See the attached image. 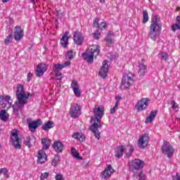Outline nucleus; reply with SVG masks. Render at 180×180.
<instances>
[{
    "mask_svg": "<svg viewBox=\"0 0 180 180\" xmlns=\"http://www.w3.org/2000/svg\"><path fill=\"white\" fill-rule=\"evenodd\" d=\"M144 165V161L140 159H134L129 162V168L130 171H132V172H134V171H139V169H141Z\"/></svg>",
    "mask_w": 180,
    "mask_h": 180,
    "instance_id": "obj_6",
    "label": "nucleus"
},
{
    "mask_svg": "<svg viewBox=\"0 0 180 180\" xmlns=\"http://www.w3.org/2000/svg\"><path fill=\"white\" fill-rule=\"evenodd\" d=\"M60 162V156L58 155H55L53 160H52V165L53 167H56L57 164Z\"/></svg>",
    "mask_w": 180,
    "mask_h": 180,
    "instance_id": "obj_37",
    "label": "nucleus"
},
{
    "mask_svg": "<svg viewBox=\"0 0 180 180\" xmlns=\"http://www.w3.org/2000/svg\"><path fill=\"white\" fill-rule=\"evenodd\" d=\"M113 172H115V169H113L112 165H108L103 172L101 174V178L103 179H109Z\"/></svg>",
    "mask_w": 180,
    "mask_h": 180,
    "instance_id": "obj_17",
    "label": "nucleus"
},
{
    "mask_svg": "<svg viewBox=\"0 0 180 180\" xmlns=\"http://www.w3.org/2000/svg\"><path fill=\"white\" fill-rule=\"evenodd\" d=\"M12 107V102L11 101V96H0V108L5 110H8Z\"/></svg>",
    "mask_w": 180,
    "mask_h": 180,
    "instance_id": "obj_9",
    "label": "nucleus"
},
{
    "mask_svg": "<svg viewBox=\"0 0 180 180\" xmlns=\"http://www.w3.org/2000/svg\"><path fill=\"white\" fill-rule=\"evenodd\" d=\"M131 82H133V75H125L122 79L121 89L126 90L129 89L131 86Z\"/></svg>",
    "mask_w": 180,
    "mask_h": 180,
    "instance_id": "obj_8",
    "label": "nucleus"
},
{
    "mask_svg": "<svg viewBox=\"0 0 180 180\" xmlns=\"http://www.w3.org/2000/svg\"><path fill=\"white\" fill-rule=\"evenodd\" d=\"M12 34H9L4 40V43L5 44H9V43H11V41H12Z\"/></svg>",
    "mask_w": 180,
    "mask_h": 180,
    "instance_id": "obj_42",
    "label": "nucleus"
},
{
    "mask_svg": "<svg viewBox=\"0 0 180 180\" xmlns=\"http://www.w3.org/2000/svg\"><path fill=\"white\" fill-rule=\"evenodd\" d=\"M119 106V102L117 101L114 105V107L111 109V114L113 115L116 110H117V107Z\"/></svg>",
    "mask_w": 180,
    "mask_h": 180,
    "instance_id": "obj_44",
    "label": "nucleus"
},
{
    "mask_svg": "<svg viewBox=\"0 0 180 180\" xmlns=\"http://www.w3.org/2000/svg\"><path fill=\"white\" fill-rule=\"evenodd\" d=\"M139 76L143 77V75H146V72H147V65H146L144 63H140L139 65Z\"/></svg>",
    "mask_w": 180,
    "mask_h": 180,
    "instance_id": "obj_25",
    "label": "nucleus"
},
{
    "mask_svg": "<svg viewBox=\"0 0 180 180\" xmlns=\"http://www.w3.org/2000/svg\"><path fill=\"white\" fill-rule=\"evenodd\" d=\"M53 127H54V123H53L51 121H48L46 122L43 126H42V129L45 131H48V130H50V129H53Z\"/></svg>",
    "mask_w": 180,
    "mask_h": 180,
    "instance_id": "obj_33",
    "label": "nucleus"
},
{
    "mask_svg": "<svg viewBox=\"0 0 180 180\" xmlns=\"http://www.w3.org/2000/svg\"><path fill=\"white\" fill-rule=\"evenodd\" d=\"M36 143V140L32 139L30 138V136H27L25 140H24V143L27 147L30 148V147H32L33 145Z\"/></svg>",
    "mask_w": 180,
    "mask_h": 180,
    "instance_id": "obj_30",
    "label": "nucleus"
},
{
    "mask_svg": "<svg viewBox=\"0 0 180 180\" xmlns=\"http://www.w3.org/2000/svg\"><path fill=\"white\" fill-rule=\"evenodd\" d=\"M98 129H102L101 122H99V124L92 123L91 126L90 127V130L93 131L96 139L99 140V139H101V132H99V130Z\"/></svg>",
    "mask_w": 180,
    "mask_h": 180,
    "instance_id": "obj_12",
    "label": "nucleus"
},
{
    "mask_svg": "<svg viewBox=\"0 0 180 180\" xmlns=\"http://www.w3.org/2000/svg\"><path fill=\"white\" fill-rule=\"evenodd\" d=\"M148 141H150L148 134H144L140 135L138 139V147L142 149L146 148L148 146Z\"/></svg>",
    "mask_w": 180,
    "mask_h": 180,
    "instance_id": "obj_10",
    "label": "nucleus"
},
{
    "mask_svg": "<svg viewBox=\"0 0 180 180\" xmlns=\"http://www.w3.org/2000/svg\"><path fill=\"white\" fill-rule=\"evenodd\" d=\"M157 113L158 111L157 110L151 111L149 116L146 120V123H151L154 119H155V116H157Z\"/></svg>",
    "mask_w": 180,
    "mask_h": 180,
    "instance_id": "obj_26",
    "label": "nucleus"
},
{
    "mask_svg": "<svg viewBox=\"0 0 180 180\" xmlns=\"http://www.w3.org/2000/svg\"><path fill=\"white\" fill-rule=\"evenodd\" d=\"M69 32H65L64 35L60 39V44L63 47H67L68 46V39H70V37H68Z\"/></svg>",
    "mask_w": 180,
    "mask_h": 180,
    "instance_id": "obj_24",
    "label": "nucleus"
},
{
    "mask_svg": "<svg viewBox=\"0 0 180 180\" xmlns=\"http://www.w3.org/2000/svg\"><path fill=\"white\" fill-rule=\"evenodd\" d=\"M162 151L168 158H171V157L174 155V148L171 146V144H169V142H164L162 146Z\"/></svg>",
    "mask_w": 180,
    "mask_h": 180,
    "instance_id": "obj_11",
    "label": "nucleus"
},
{
    "mask_svg": "<svg viewBox=\"0 0 180 180\" xmlns=\"http://www.w3.org/2000/svg\"><path fill=\"white\" fill-rule=\"evenodd\" d=\"M73 40L75 44L81 46L84 43V35L79 31H76L73 35Z\"/></svg>",
    "mask_w": 180,
    "mask_h": 180,
    "instance_id": "obj_19",
    "label": "nucleus"
},
{
    "mask_svg": "<svg viewBox=\"0 0 180 180\" xmlns=\"http://www.w3.org/2000/svg\"><path fill=\"white\" fill-rule=\"evenodd\" d=\"M53 147L56 153H62L64 150V144L60 141H55L53 144Z\"/></svg>",
    "mask_w": 180,
    "mask_h": 180,
    "instance_id": "obj_22",
    "label": "nucleus"
},
{
    "mask_svg": "<svg viewBox=\"0 0 180 180\" xmlns=\"http://www.w3.org/2000/svg\"><path fill=\"white\" fill-rule=\"evenodd\" d=\"M55 179L56 180H64V177H63V175L58 174H56V176H55Z\"/></svg>",
    "mask_w": 180,
    "mask_h": 180,
    "instance_id": "obj_51",
    "label": "nucleus"
},
{
    "mask_svg": "<svg viewBox=\"0 0 180 180\" xmlns=\"http://www.w3.org/2000/svg\"><path fill=\"white\" fill-rule=\"evenodd\" d=\"M161 56H162V60H164V61H167V60H168V54L167 53H166L165 52H162Z\"/></svg>",
    "mask_w": 180,
    "mask_h": 180,
    "instance_id": "obj_47",
    "label": "nucleus"
},
{
    "mask_svg": "<svg viewBox=\"0 0 180 180\" xmlns=\"http://www.w3.org/2000/svg\"><path fill=\"white\" fill-rule=\"evenodd\" d=\"M69 114L70 115V117H72V119L79 117V116H81V105L78 103L71 104Z\"/></svg>",
    "mask_w": 180,
    "mask_h": 180,
    "instance_id": "obj_7",
    "label": "nucleus"
},
{
    "mask_svg": "<svg viewBox=\"0 0 180 180\" xmlns=\"http://www.w3.org/2000/svg\"><path fill=\"white\" fill-rule=\"evenodd\" d=\"M148 105V98H142L135 105V109L138 110V112H141V110H144L146 108H147Z\"/></svg>",
    "mask_w": 180,
    "mask_h": 180,
    "instance_id": "obj_14",
    "label": "nucleus"
},
{
    "mask_svg": "<svg viewBox=\"0 0 180 180\" xmlns=\"http://www.w3.org/2000/svg\"><path fill=\"white\" fill-rule=\"evenodd\" d=\"M123 151H124V148L123 146H120L115 150V157H116V158H122V157H123Z\"/></svg>",
    "mask_w": 180,
    "mask_h": 180,
    "instance_id": "obj_27",
    "label": "nucleus"
},
{
    "mask_svg": "<svg viewBox=\"0 0 180 180\" xmlns=\"http://www.w3.org/2000/svg\"><path fill=\"white\" fill-rule=\"evenodd\" d=\"M172 30L173 32H176V30H180V28H179V24H174V25H172Z\"/></svg>",
    "mask_w": 180,
    "mask_h": 180,
    "instance_id": "obj_43",
    "label": "nucleus"
},
{
    "mask_svg": "<svg viewBox=\"0 0 180 180\" xmlns=\"http://www.w3.org/2000/svg\"><path fill=\"white\" fill-rule=\"evenodd\" d=\"M36 1H37V0H31V1H32L33 4H35V3H36Z\"/></svg>",
    "mask_w": 180,
    "mask_h": 180,
    "instance_id": "obj_57",
    "label": "nucleus"
},
{
    "mask_svg": "<svg viewBox=\"0 0 180 180\" xmlns=\"http://www.w3.org/2000/svg\"><path fill=\"white\" fill-rule=\"evenodd\" d=\"M29 96H32L30 93L27 94H25V89L23 85L18 84L17 85V91H16V98L17 101L13 105V112L18 116L19 115V111L20 109L27 103V99Z\"/></svg>",
    "mask_w": 180,
    "mask_h": 180,
    "instance_id": "obj_1",
    "label": "nucleus"
},
{
    "mask_svg": "<svg viewBox=\"0 0 180 180\" xmlns=\"http://www.w3.org/2000/svg\"><path fill=\"white\" fill-rule=\"evenodd\" d=\"M32 77H33V75L32 73H28L27 81H30V79H32Z\"/></svg>",
    "mask_w": 180,
    "mask_h": 180,
    "instance_id": "obj_55",
    "label": "nucleus"
},
{
    "mask_svg": "<svg viewBox=\"0 0 180 180\" xmlns=\"http://www.w3.org/2000/svg\"><path fill=\"white\" fill-rule=\"evenodd\" d=\"M71 86L72 88V91L77 98H79L81 96V89H79V86L78 85V82L75 81H72L71 84Z\"/></svg>",
    "mask_w": 180,
    "mask_h": 180,
    "instance_id": "obj_21",
    "label": "nucleus"
},
{
    "mask_svg": "<svg viewBox=\"0 0 180 180\" xmlns=\"http://www.w3.org/2000/svg\"><path fill=\"white\" fill-rule=\"evenodd\" d=\"M162 27V23H161V19L158 16H155L151 18V24L150 25V30L153 32H158L160 33Z\"/></svg>",
    "mask_w": 180,
    "mask_h": 180,
    "instance_id": "obj_5",
    "label": "nucleus"
},
{
    "mask_svg": "<svg viewBox=\"0 0 180 180\" xmlns=\"http://www.w3.org/2000/svg\"><path fill=\"white\" fill-rule=\"evenodd\" d=\"M70 65H71V62H70V60H67L64 64H62L63 68H65V67H68Z\"/></svg>",
    "mask_w": 180,
    "mask_h": 180,
    "instance_id": "obj_52",
    "label": "nucleus"
},
{
    "mask_svg": "<svg viewBox=\"0 0 180 180\" xmlns=\"http://www.w3.org/2000/svg\"><path fill=\"white\" fill-rule=\"evenodd\" d=\"M51 143V141L47 139H41V144L43 145L44 150H48L50 148V144Z\"/></svg>",
    "mask_w": 180,
    "mask_h": 180,
    "instance_id": "obj_32",
    "label": "nucleus"
},
{
    "mask_svg": "<svg viewBox=\"0 0 180 180\" xmlns=\"http://www.w3.org/2000/svg\"><path fill=\"white\" fill-rule=\"evenodd\" d=\"M75 56V53H74V51L72 50L68 51L67 53V57L69 60H72Z\"/></svg>",
    "mask_w": 180,
    "mask_h": 180,
    "instance_id": "obj_40",
    "label": "nucleus"
},
{
    "mask_svg": "<svg viewBox=\"0 0 180 180\" xmlns=\"http://www.w3.org/2000/svg\"><path fill=\"white\" fill-rule=\"evenodd\" d=\"M93 37L96 39H99V37H101V33H99L98 30L94 32V33L93 34Z\"/></svg>",
    "mask_w": 180,
    "mask_h": 180,
    "instance_id": "obj_45",
    "label": "nucleus"
},
{
    "mask_svg": "<svg viewBox=\"0 0 180 180\" xmlns=\"http://www.w3.org/2000/svg\"><path fill=\"white\" fill-rule=\"evenodd\" d=\"M108 71H109V64L108 63L107 60H104L99 71L98 75H100L101 78H106L108 75Z\"/></svg>",
    "mask_w": 180,
    "mask_h": 180,
    "instance_id": "obj_16",
    "label": "nucleus"
},
{
    "mask_svg": "<svg viewBox=\"0 0 180 180\" xmlns=\"http://www.w3.org/2000/svg\"><path fill=\"white\" fill-rule=\"evenodd\" d=\"M94 117H91V123H101V119L104 115L103 108H99V106L96 105L93 110Z\"/></svg>",
    "mask_w": 180,
    "mask_h": 180,
    "instance_id": "obj_4",
    "label": "nucleus"
},
{
    "mask_svg": "<svg viewBox=\"0 0 180 180\" xmlns=\"http://www.w3.org/2000/svg\"><path fill=\"white\" fill-rule=\"evenodd\" d=\"M62 75H63V73H61V72L56 71V79H58V81H61L63 78L61 77Z\"/></svg>",
    "mask_w": 180,
    "mask_h": 180,
    "instance_id": "obj_46",
    "label": "nucleus"
},
{
    "mask_svg": "<svg viewBox=\"0 0 180 180\" xmlns=\"http://www.w3.org/2000/svg\"><path fill=\"white\" fill-rule=\"evenodd\" d=\"M93 26L94 27H98V29H105L108 26V24L105 22H102L99 24V18H95Z\"/></svg>",
    "mask_w": 180,
    "mask_h": 180,
    "instance_id": "obj_23",
    "label": "nucleus"
},
{
    "mask_svg": "<svg viewBox=\"0 0 180 180\" xmlns=\"http://www.w3.org/2000/svg\"><path fill=\"white\" fill-rule=\"evenodd\" d=\"M72 137L76 140H78L79 141H84L85 140V136L79 132L74 133L72 135Z\"/></svg>",
    "mask_w": 180,
    "mask_h": 180,
    "instance_id": "obj_31",
    "label": "nucleus"
},
{
    "mask_svg": "<svg viewBox=\"0 0 180 180\" xmlns=\"http://www.w3.org/2000/svg\"><path fill=\"white\" fill-rule=\"evenodd\" d=\"M27 122L30 131H35L36 129L41 124V120H40L32 121L31 119H27Z\"/></svg>",
    "mask_w": 180,
    "mask_h": 180,
    "instance_id": "obj_15",
    "label": "nucleus"
},
{
    "mask_svg": "<svg viewBox=\"0 0 180 180\" xmlns=\"http://www.w3.org/2000/svg\"><path fill=\"white\" fill-rule=\"evenodd\" d=\"M139 180H146V174L143 173V172H141V174H139Z\"/></svg>",
    "mask_w": 180,
    "mask_h": 180,
    "instance_id": "obj_50",
    "label": "nucleus"
},
{
    "mask_svg": "<svg viewBox=\"0 0 180 180\" xmlns=\"http://www.w3.org/2000/svg\"><path fill=\"white\" fill-rule=\"evenodd\" d=\"M1 1L3 2V4H5L6 2H9V0H1Z\"/></svg>",
    "mask_w": 180,
    "mask_h": 180,
    "instance_id": "obj_56",
    "label": "nucleus"
},
{
    "mask_svg": "<svg viewBox=\"0 0 180 180\" xmlns=\"http://www.w3.org/2000/svg\"><path fill=\"white\" fill-rule=\"evenodd\" d=\"M23 36H24V34H23V30H22V27H20V26L15 27L14 28L15 40H16V41H20Z\"/></svg>",
    "mask_w": 180,
    "mask_h": 180,
    "instance_id": "obj_18",
    "label": "nucleus"
},
{
    "mask_svg": "<svg viewBox=\"0 0 180 180\" xmlns=\"http://www.w3.org/2000/svg\"><path fill=\"white\" fill-rule=\"evenodd\" d=\"M158 33L157 31H152L151 30H149L148 33V37L151 39V40H153V41H155L157 40V37H158Z\"/></svg>",
    "mask_w": 180,
    "mask_h": 180,
    "instance_id": "obj_34",
    "label": "nucleus"
},
{
    "mask_svg": "<svg viewBox=\"0 0 180 180\" xmlns=\"http://www.w3.org/2000/svg\"><path fill=\"white\" fill-rule=\"evenodd\" d=\"M8 110H1L0 112V119L3 122H8L9 114L6 112Z\"/></svg>",
    "mask_w": 180,
    "mask_h": 180,
    "instance_id": "obj_29",
    "label": "nucleus"
},
{
    "mask_svg": "<svg viewBox=\"0 0 180 180\" xmlns=\"http://www.w3.org/2000/svg\"><path fill=\"white\" fill-rule=\"evenodd\" d=\"M101 48L98 45L91 46L84 53H82V57L85 60L88 64L94 63V57L96 58L99 56Z\"/></svg>",
    "mask_w": 180,
    "mask_h": 180,
    "instance_id": "obj_2",
    "label": "nucleus"
},
{
    "mask_svg": "<svg viewBox=\"0 0 180 180\" xmlns=\"http://www.w3.org/2000/svg\"><path fill=\"white\" fill-rule=\"evenodd\" d=\"M148 22V13L147 12V11H143L142 22L147 23Z\"/></svg>",
    "mask_w": 180,
    "mask_h": 180,
    "instance_id": "obj_36",
    "label": "nucleus"
},
{
    "mask_svg": "<svg viewBox=\"0 0 180 180\" xmlns=\"http://www.w3.org/2000/svg\"><path fill=\"white\" fill-rule=\"evenodd\" d=\"M47 68H48L47 64L44 63L38 64L37 66L35 75L37 77H43V75H44V72L47 71Z\"/></svg>",
    "mask_w": 180,
    "mask_h": 180,
    "instance_id": "obj_13",
    "label": "nucleus"
},
{
    "mask_svg": "<svg viewBox=\"0 0 180 180\" xmlns=\"http://www.w3.org/2000/svg\"><path fill=\"white\" fill-rule=\"evenodd\" d=\"M100 2L103 3L105 2V0H100Z\"/></svg>",
    "mask_w": 180,
    "mask_h": 180,
    "instance_id": "obj_58",
    "label": "nucleus"
},
{
    "mask_svg": "<svg viewBox=\"0 0 180 180\" xmlns=\"http://www.w3.org/2000/svg\"><path fill=\"white\" fill-rule=\"evenodd\" d=\"M176 24L179 25V28L180 29V16L178 15L176 18Z\"/></svg>",
    "mask_w": 180,
    "mask_h": 180,
    "instance_id": "obj_54",
    "label": "nucleus"
},
{
    "mask_svg": "<svg viewBox=\"0 0 180 180\" xmlns=\"http://www.w3.org/2000/svg\"><path fill=\"white\" fill-rule=\"evenodd\" d=\"M125 150H129V153H127V157H131V153L134 151V148L133 146H128L126 147Z\"/></svg>",
    "mask_w": 180,
    "mask_h": 180,
    "instance_id": "obj_39",
    "label": "nucleus"
},
{
    "mask_svg": "<svg viewBox=\"0 0 180 180\" xmlns=\"http://www.w3.org/2000/svg\"><path fill=\"white\" fill-rule=\"evenodd\" d=\"M171 103H172V109H176V108H178V104L176 103V102H175V101H172L171 102Z\"/></svg>",
    "mask_w": 180,
    "mask_h": 180,
    "instance_id": "obj_53",
    "label": "nucleus"
},
{
    "mask_svg": "<svg viewBox=\"0 0 180 180\" xmlns=\"http://www.w3.org/2000/svg\"><path fill=\"white\" fill-rule=\"evenodd\" d=\"M172 180H180V174L176 173V175L172 176Z\"/></svg>",
    "mask_w": 180,
    "mask_h": 180,
    "instance_id": "obj_49",
    "label": "nucleus"
},
{
    "mask_svg": "<svg viewBox=\"0 0 180 180\" xmlns=\"http://www.w3.org/2000/svg\"><path fill=\"white\" fill-rule=\"evenodd\" d=\"M63 68H64L63 67V65L59 64V63H58V64H54V65H53V71H55V72L60 71V70H63Z\"/></svg>",
    "mask_w": 180,
    "mask_h": 180,
    "instance_id": "obj_38",
    "label": "nucleus"
},
{
    "mask_svg": "<svg viewBox=\"0 0 180 180\" xmlns=\"http://www.w3.org/2000/svg\"><path fill=\"white\" fill-rule=\"evenodd\" d=\"M4 174V176L6 178H8V170L6 168H1L0 169V174Z\"/></svg>",
    "mask_w": 180,
    "mask_h": 180,
    "instance_id": "obj_41",
    "label": "nucleus"
},
{
    "mask_svg": "<svg viewBox=\"0 0 180 180\" xmlns=\"http://www.w3.org/2000/svg\"><path fill=\"white\" fill-rule=\"evenodd\" d=\"M10 141L14 148L17 150L22 148V139L19 138V131L18 129L11 131Z\"/></svg>",
    "mask_w": 180,
    "mask_h": 180,
    "instance_id": "obj_3",
    "label": "nucleus"
},
{
    "mask_svg": "<svg viewBox=\"0 0 180 180\" xmlns=\"http://www.w3.org/2000/svg\"><path fill=\"white\" fill-rule=\"evenodd\" d=\"M49 175H50L49 172L42 173L41 175V179H47V178H49Z\"/></svg>",
    "mask_w": 180,
    "mask_h": 180,
    "instance_id": "obj_48",
    "label": "nucleus"
},
{
    "mask_svg": "<svg viewBox=\"0 0 180 180\" xmlns=\"http://www.w3.org/2000/svg\"><path fill=\"white\" fill-rule=\"evenodd\" d=\"M113 32L109 31L106 37V43L108 47H110L111 44L113 43Z\"/></svg>",
    "mask_w": 180,
    "mask_h": 180,
    "instance_id": "obj_28",
    "label": "nucleus"
},
{
    "mask_svg": "<svg viewBox=\"0 0 180 180\" xmlns=\"http://www.w3.org/2000/svg\"><path fill=\"white\" fill-rule=\"evenodd\" d=\"M37 162L38 164H44L47 161V155L43 150H40L37 153Z\"/></svg>",
    "mask_w": 180,
    "mask_h": 180,
    "instance_id": "obj_20",
    "label": "nucleus"
},
{
    "mask_svg": "<svg viewBox=\"0 0 180 180\" xmlns=\"http://www.w3.org/2000/svg\"><path fill=\"white\" fill-rule=\"evenodd\" d=\"M71 153L75 158H77V160H82V158L79 156V153L77 151V149L75 148H71Z\"/></svg>",
    "mask_w": 180,
    "mask_h": 180,
    "instance_id": "obj_35",
    "label": "nucleus"
}]
</instances>
